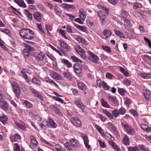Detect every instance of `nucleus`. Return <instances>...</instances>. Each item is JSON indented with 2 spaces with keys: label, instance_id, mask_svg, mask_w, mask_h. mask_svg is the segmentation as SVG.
<instances>
[{
  "label": "nucleus",
  "instance_id": "obj_57",
  "mask_svg": "<svg viewBox=\"0 0 151 151\" xmlns=\"http://www.w3.org/2000/svg\"><path fill=\"white\" fill-rule=\"evenodd\" d=\"M118 91L120 94L122 96L124 95V93L126 92V91L122 88H119L118 89Z\"/></svg>",
  "mask_w": 151,
  "mask_h": 151
},
{
  "label": "nucleus",
  "instance_id": "obj_48",
  "mask_svg": "<svg viewBox=\"0 0 151 151\" xmlns=\"http://www.w3.org/2000/svg\"><path fill=\"white\" fill-rule=\"evenodd\" d=\"M124 99L125 101L124 102L126 106H128L131 104V101L130 99L127 97L125 98Z\"/></svg>",
  "mask_w": 151,
  "mask_h": 151
},
{
  "label": "nucleus",
  "instance_id": "obj_31",
  "mask_svg": "<svg viewBox=\"0 0 151 151\" xmlns=\"http://www.w3.org/2000/svg\"><path fill=\"white\" fill-rule=\"evenodd\" d=\"M63 74L64 77L68 80L71 81L72 79L71 76L69 72H63Z\"/></svg>",
  "mask_w": 151,
  "mask_h": 151
},
{
  "label": "nucleus",
  "instance_id": "obj_40",
  "mask_svg": "<svg viewBox=\"0 0 151 151\" xmlns=\"http://www.w3.org/2000/svg\"><path fill=\"white\" fill-rule=\"evenodd\" d=\"M24 46L30 52L34 50V49L33 47L30 46L26 43H24Z\"/></svg>",
  "mask_w": 151,
  "mask_h": 151
},
{
  "label": "nucleus",
  "instance_id": "obj_44",
  "mask_svg": "<svg viewBox=\"0 0 151 151\" xmlns=\"http://www.w3.org/2000/svg\"><path fill=\"white\" fill-rule=\"evenodd\" d=\"M7 120L8 118L6 115H3L0 117V120L4 124L6 123Z\"/></svg>",
  "mask_w": 151,
  "mask_h": 151
},
{
  "label": "nucleus",
  "instance_id": "obj_29",
  "mask_svg": "<svg viewBox=\"0 0 151 151\" xmlns=\"http://www.w3.org/2000/svg\"><path fill=\"white\" fill-rule=\"evenodd\" d=\"M139 75L144 79H149L151 78V73L140 74Z\"/></svg>",
  "mask_w": 151,
  "mask_h": 151
},
{
  "label": "nucleus",
  "instance_id": "obj_37",
  "mask_svg": "<svg viewBox=\"0 0 151 151\" xmlns=\"http://www.w3.org/2000/svg\"><path fill=\"white\" fill-rule=\"evenodd\" d=\"M133 14L134 16H136V14L138 15L139 14H140L142 16H146L148 14L147 12L145 11H141L140 12H134Z\"/></svg>",
  "mask_w": 151,
  "mask_h": 151
},
{
  "label": "nucleus",
  "instance_id": "obj_59",
  "mask_svg": "<svg viewBox=\"0 0 151 151\" xmlns=\"http://www.w3.org/2000/svg\"><path fill=\"white\" fill-rule=\"evenodd\" d=\"M32 81L33 83H35L39 85H41V83L40 81L35 78H33L32 79Z\"/></svg>",
  "mask_w": 151,
  "mask_h": 151
},
{
  "label": "nucleus",
  "instance_id": "obj_58",
  "mask_svg": "<svg viewBox=\"0 0 151 151\" xmlns=\"http://www.w3.org/2000/svg\"><path fill=\"white\" fill-rule=\"evenodd\" d=\"M140 127L142 129L147 132L148 127L144 124H141Z\"/></svg>",
  "mask_w": 151,
  "mask_h": 151
},
{
  "label": "nucleus",
  "instance_id": "obj_63",
  "mask_svg": "<svg viewBox=\"0 0 151 151\" xmlns=\"http://www.w3.org/2000/svg\"><path fill=\"white\" fill-rule=\"evenodd\" d=\"M98 142L100 147L102 148H104L106 147V145L104 142H102L99 139Z\"/></svg>",
  "mask_w": 151,
  "mask_h": 151
},
{
  "label": "nucleus",
  "instance_id": "obj_35",
  "mask_svg": "<svg viewBox=\"0 0 151 151\" xmlns=\"http://www.w3.org/2000/svg\"><path fill=\"white\" fill-rule=\"evenodd\" d=\"M76 40L79 43H82L84 45L86 44L87 42L83 38L78 37H76Z\"/></svg>",
  "mask_w": 151,
  "mask_h": 151
},
{
  "label": "nucleus",
  "instance_id": "obj_20",
  "mask_svg": "<svg viewBox=\"0 0 151 151\" xmlns=\"http://www.w3.org/2000/svg\"><path fill=\"white\" fill-rule=\"evenodd\" d=\"M144 95L146 100L150 101L151 100V95L150 91L148 90H146L144 92Z\"/></svg>",
  "mask_w": 151,
  "mask_h": 151
},
{
  "label": "nucleus",
  "instance_id": "obj_61",
  "mask_svg": "<svg viewBox=\"0 0 151 151\" xmlns=\"http://www.w3.org/2000/svg\"><path fill=\"white\" fill-rule=\"evenodd\" d=\"M118 111L119 114H120L121 115H123L125 113V109L122 107Z\"/></svg>",
  "mask_w": 151,
  "mask_h": 151
},
{
  "label": "nucleus",
  "instance_id": "obj_36",
  "mask_svg": "<svg viewBox=\"0 0 151 151\" xmlns=\"http://www.w3.org/2000/svg\"><path fill=\"white\" fill-rule=\"evenodd\" d=\"M24 12H26L25 14L27 17L31 20L32 19V14L28 10L25 9Z\"/></svg>",
  "mask_w": 151,
  "mask_h": 151
},
{
  "label": "nucleus",
  "instance_id": "obj_54",
  "mask_svg": "<svg viewBox=\"0 0 151 151\" xmlns=\"http://www.w3.org/2000/svg\"><path fill=\"white\" fill-rule=\"evenodd\" d=\"M129 151H138L139 149L137 146L134 147H128Z\"/></svg>",
  "mask_w": 151,
  "mask_h": 151
},
{
  "label": "nucleus",
  "instance_id": "obj_47",
  "mask_svg": "<svg viewBox=\"0 0 151 151\" xmlns=\"http://www.w3.org/2000/svg\"><path fill=\"white\" fill-rule=\"evenodd\" d=\"M101 105L103 107L108 108L110 107L108 103L106 102L103 99H101Z\"/></svg>",
  "mask_w": 151,
  "mask_h": 151
},
{
  "label": "nucleus",
  "instance_id": "obj_2",
  "mask_svg": "<svg viewBox=\"0 0 151 151\" xmlns=\"http://www.w3.org/2000/svg\"><path fill=\"white\" fill-rule=\"evenodd\" d=\"M37 117L39 119L38 124L41 128L43 129H45L49 127V123L47 121L45 120H43L42 122V119L39 117V116H36L35 119H36Z\"/></svg>",
  "mask_w": 151,
  "mask_h": 151
},
{
  "label": "nucleus",
  "instance_id": "obj_3",
  "mask_svg": "<svg viewBox=\"0 0 151 151\" xmlns=\"http://www.w3.org/2000/svg\"><path fill=\"white\" fill-rule=\"evenodd\" d=\"M12 85L16 96L18 99H19L20 93V90L19 86L17 84L14 82H12Z\"/></svg>",
  "mask_w": 151,
  "mask_h": 151
},
{
  "label": "nucleus",
  "instance_id": "obj_13",
  "mask_svg": "<svg viewBox=\"0 0 151 151\" xmlns=\"http://www.w3.org/2000/svg\"><path fill=\"white\" fill-rule=\"evenodd\" d=\"M31 143L30 144V147L31 148L33 147H37L38 144V143L36 139L33 136L30 137Z\"/></svg>",
  "mask_w": 151,
  "mask_h": 151
},
{
  "label": "nucleus",
  "instance_id": "obj_55",
  "mask_svg": "<svg viewBox=\"0 0 151 151\" xmlns=\"http://www.w3.org/2000/svg\"><path fill=\"white\" fill-rule=\"evenodd\" d=\"M45 28L48 34H50L49 31H51L52 30V27L49 24H46Z\"/></svg>",
  "mask_w": 151,
  "mask_h": 151
},
{
  "label": "nucleus",
  "instance_id": "obj_4",
  "mask_svg": "<svg viewBox=\"0 0 151 151\" xmlns=\"http://www.w3.org/2000/svg\"><path fill=\"white\" fill-rule=\"evenodd\" d=\"M75 49L76 52L80 55L83 59L86 58L85 53L84 50L79 45H77L75 46Z\"/></svg>",
  "mask_w": 151,
  "mask_h": 151
},
{
  "label": "nucleus",
  "instance_id": "obj_23",
  "mask_svg": "<svg viewBox=\"0 0 151 151\" xmlns=\"http://www.w3.org/2000/svg\"><path fill=\"white\" fill-rule=\"evenodd\" d=\"M35 18L38 21H40L42 17V15L38 12H35L33 15Z\"/></svg>",
  "mask_w": 151,
  "mask_h": 151
},
{
  "label": "nucleus",
  "instance_id": "obj_6",
  "mask_svg": "<svg viewBox=\"0 0 151 151\" xmlns=\"http://www.w3.org/2000/svg\"><path fill=\"white\" fill-rule=\"evenodd\" d=\"M122 124L128 134L132 135L134 133V130L132 127H130L128 124L124 122H123Z\"/></svg>",
  "mask_w": 151,
  "mask_h": 151
},
{
  "label": "nucleus",
  "instance_id": "obj_26",
  "mask_svg": "<svg viewBox=\"0 0 151 151\" xmlns=\"http://www.w3.org/2000/svg\"><path fill=\"white\" fill-rule=\"evenodd\" d=\"M14 2L17 4L19 6L22 7L26 8L27 7L26 5L23 1L15 0Z\"/></svg>",
  "mask_w": 151,
  "mask_h": 151
},
{
  "label": "nucleus",
  "instance_id": "obj_17",
  "mask_svg": "<svg viewBox=\"0 0 151 151\" xmlns=\"http://www.w3.org/2000/svg\"><path fill=\"white\" fill-rule=\"evenodd\" d=\"M79 17L83 21L85 19L86 17V15L85 11L83 8H81L79 12Z\"/></svg>",
  "mask_w": 151,
  "mask_h": 151
},
{
  "label": "nucleus",
  "instance_id": "obj_14",
  "mask_svg": "<svg viewBox=\"0 0 151 151\" xmlns=\"http://www.w3.org/2000/svg\"><path fill=\"white\" fill-rule=\"evenodd\" d=\"M0 105L1 108L5 111H7L8 109V106L7 103L4 100H0Z\"/></svg>",
  "mask_w": 151,
  "mask_h": 151
},
{
  "label": "nucleus",
  "instance_id": "obj_12",
  "mask_svg": "<svg viewBox=\"0 0 151 151\" xmlns=\"http://www.w3.org/2000/svg\"><path fill=\"white\" fill-rule=\"evenodd\" d=\"M102 9L105 11V12L103 11H101L98 13V15L99 18L105 17L106 14H108V9L106 7L102 6Z\"/></svg>",
  "mask_w": 151,
  "mask_h": 151
},
{
  "label": "nucleus",
  "instance_id": "obj_16",
  "mask_svg": "<svg viewBox=\"0 0 151 151\" xmlns=\"http://www.w3.org/2000/svg\"><path fill=\"white\" fill-rule=\"evenodd\" d=\"M124 25L125 26V28L129 30V28L132 25L131 22L130 20L127 19H125L124 20Z\"/></svg>",
  "mask_w": 151,
  "mask_h": 151
},
{
  "label": "nucleus",
  "instance_id": "obj_10",
  "mask_svg": "<svg viewBox=\"0 0 151 151\" xmlns=\"http://www.w3.org/2000/svg\"><path fill=\"white\" fill-rule=\"evenodd\" d=\"M81 137L83 139L84 144L85 147L88 149H89L91 147V146L88 145L89 142V141L88 139L87 136L85 134L83 133L81 134Z\"/></svg>",
  "mask_w": 151,
  "mask_h": 151
},
{
  "label": "nucleus",
  "instance_id": "obj_39",
  "mask_svg": "<svg viewBox=\"0 0 151 151\" xmlns=\"http://www.w3.org/2000/svg\"><path fill=\"white\" fill-rule=\"evenodd\" d=\"M128 15V13L125 10H122L121 14L120 17L124 19L127 17Z\"/></svg>",
  "mask_w": 151,
  "mask_h": 151
},
{
  "label": "nucleus",
  "instance_id": "obj_32",
  "mask_svg": "<svg viewBox=\"0 0 151 151\" xmlns=\"http://www.w3.org/2000/svg\"><path fill=\"white\" fill-rule=\"evenodd\" d=\"M123 143L126 145H129V138L126 135H125L124 137L122 140Z\"/></svg>",
  "mask_w": 151,
  "mask_h": 151
},
{
  "label": "nucleus",
  "instance_id": "obj_52",
  "mask_svg": "<svg viewBox=\"0 0 151 151\" xmlns=\"http://www.w3.org/2000/svg\"><path fill=\"white\" fill-rule=\"evenodd\" d=\"M109 127L111 128L114 132L116 130V128L115 125L111 122H109L108 123Z\"/></svg>",
  "mask_w": 151,
  "mask_h": 151
},
{
  "label": "nucleus",
  "instance_id": "obj_8",
  "mask_svg": "<svg viewBox=\"0 0 151 151\" xmlns=\"http://www.w3.org/2000/svg\"><path fill=\"white\" fill-rule=\"evenodd\" d=\"M50 75L51 77L54 79L61 80H63V78L61 75L58 74L54 71L51 72Z\"/></svg>",
  "mask_w": 151,
  "mask_h": 151
},
{
  "label": "nucleus",
  "instance_id": "obj_34",
  "mask_svg": "<svg viewBox=\"0 0 151 151\" xmlns=\"http://www.w3.org/2000/svg\"><path fill=\"white\" fill-rule=\"evenodd\" d=\"M23 104L27 109H30L32 107L31 104L27 100H25L23 103Z\"/></svg>",
  "mask_w": 151,
  "mask_h": 151
},
{
  "label": "nucleus",
  "instance_id": "obj_28",
  "mask_svg": "<svg viewBox=\"0 0 151 151\" xmlns=\"http://www.w3.org/2000/svg\"><path fill=\"white\" fill-rule=\"evenodd\" d=\"M113 31L115 32V34L118 36L120 38H124V34L120 31H118L116 29H114Z\"/></svg>",
  "mask_w": 151,
  "mask_h": 151
},
{
  "label": "nucleus",
  "instance_id": "obj_50",
  "mask_svg": "<svg viewBox=\"0 0 151 151\" xmlns=\"http://www.w3.org/2000/svg\"><path fill=\"white\" fill-rule=\"evenodd\" d=\"M113 116L116 118L118 116L119 114V111L116 109H114L112 112Z\"/></svg>",
  "mask_w": 151,
  "mask_h": 151
},
{
  "label": "nucleus",
  "instance_id": "obj_33",
  "mask_svg": "<svg viewBox=\"0 0 151 151\" xmlns=\"http://www.w3.org/2000/svg\"><path fill=\"white\" fill-rule=\"evenodd\" d=\"M95 127L97 129L98 131L102 135H104V131L101 127L96 124L95 125Z\"/></svg>",
  "mask_w": 151,
  "mask_h": 151
},
{
  "label": "nucleus",
  "instance_id": "obj_15",
  "mask_svg": "<svg viewBox=\"0 0 151 151\" xmlns=\"http://www.w3.org/2000/svg\"><path fill=\"white\" fill-rule=\"evenodd\" d=\"M73 68L74 71L76 74H79L81 73V68L79 64H75L73 66Z\"/></svg>",
  "mask_w": 151,
  "mask_h": 151
},
{
  "label": "nucleus",
  "instance_id": "obj_1",
  "mask_svg": "<svg viewBox=\"0 0 151 151\" xmlns=\"http://www.w3.org/2000/svg\"><path fill=\"white\" fill-rule=\"evenodd\" d=\"M19 34L20 36L23 38L31 40L33 38V37L30 35H33L34 32L29 29L23 28L20 30Z\"/></svg>",
  "mask_w": 151,
  "mask_h": 151
},
{
  "label": "nucleus",
  "instance_id": "obj_5",
  "mask_svg": "<svg viewBox=\"0 0 151 151\" xmlns=\"http://www.w3.org/2000/svg\"><path fill=\"white\" fill-rule=\"evenodd\" d=\"M59 42L61 49H63L64 51H69L71 50L70 47L68 46L67 44L64 41L62 40H59Z\"/></svg>",
  "mask_w": 151,
  "mask_h": 151
},
{
  "label": "nucleus",
  "instance_id": "obj_24",
  "mask_svg": "<svg viewBox=\"0 0 151 151\" xmlns=\"http://www.w3.org/2000/svg\"><path fill=\"white\" fill-rule=\"evenodd\" d=\"M48 123L49 125V127H50L54 128L56 127L57 124L53 120L49 119Z\"/></svg>",
  "mask_w": 151,
  "mask_h": 151
},
{
  "label": "nucleus",
  "instance_id": "obj_49",
  "mask_svg": "<svg viewBox=\"0 0 151 151\" xmlns=\"http://www.w3.org/2000/svg\"><path fill=\"white\" fill-rule=\"evenodd\" d=\"M30 53L29 50L26 48L24 49L23 51V54L25 58L29 55Z\"/></svg>",
  "mask_w": 151,
  "mask_h": 151
},
{
  "label": "nucleus",
  "instance_id": "obj_60",
  "mask_svg": "<svg viewBox=\"0 0 151 151\" xmlns=\"http://www.w3.org/2000/svg\"><path fill=\"white\" fill-rule=\"evenodd\" d=\"M144 56L148 59V63L151 66V57L147 55H145Z\"/></svg>",
  "mask_w": 151,
  "mask_h": 151
},
{
  "label": "nucleus",
  "instance_id": "obj_38",
  "mask_svg": "<svg viewBox=\"0 0 151 151\" xmlns=\"http://www.w3.org/2000/svg\"><path fill=\"white\" fill-rule=\"evenodd\" d=\"M20 136L18 134H15L14 136H12L11 137V139L12 142H14L16 141L17 139H19L20 138Z\"/></svg>",
  "mask_w": 151,
  "mask_h": 151
},
{
  "label": "nucleus",
  "instance_id": "obj_7",
  "mask_svg": "<svg viewBox=\"0 0 151 151\" xmlns=\"http://www.w3.org/2000/svg\"><path fill=\"white\" fill-rule=\"evenodd\" d=\"M88 55L90 56L88 58L89 60L95 63H97V60H99V58L93 53L88 51H87Z\"/></svg>",
  "mask_w": 151,
  "mask_h": 151
},
{
  "label": "nucleus",
  "instance_id": "obj_62",
  "mask_svg": "<svg viewBox=\"0 0 151 151\" xmlns=\"http://www.w3.org/2000/svg\"><path fill=\"white\" fill-rule=\"evenodd\" d=\"M124 83L127 86H129L131 84V82L127 79H124L123 81Z\"/></svg>",
  "mask_w": 151,
  "mask_h": 151
},
{
  "label": "nucleus",
  "instance_id": "obj_18",
  "mask_svg": "<svg viewBox=\"0 0 151 151\" xmlns=\"http://www.w3.org/2000/svg\"><path fill=\"white\" fill-rule=\"evenodd\" d=\"M45 56L44 53L40 52L35 57V59L37 62L41 61L43 60Z\"/></svg>",
  "mask_w": 151,
  "mask_h": 151
},
{
  "label": "nucleus",
  "instance_id": "obj_19",
  "mask_svg": "<svg viewBox=\"0 0 151 151\" xmlns=\"http://www.w3.org/2000/svg\"><path fill=\"white\" fill-rule=\"evenodd\" d=\"M74 103L76 106L79 108H81L82 109H84L85 107L83 106V104L81 102V100L79 99H76L74 101Z\"/></svg>",
  "mask_w": 151,
  "mask_h": 151
},
{
  "label": "nucleus",
  "instance_id": "obj_46",
  "mask_svg": "<svg viewBox=\"0 0 151 151\" xmlns=\"http://www.w3.org/2000/svg\"><path fill=\"white\" fill-rule=\"evenodd\" d=\"M15 124L16 125L22 130H24L25 129V127L23 125L19 124L17 122H15Z\"/></svg>",
  "mask_w": 151,
  "mask_h": 151
},
{
  "label": "nucleus",
  "instance_id": "obj_27",
  "mask_svg": "<svg viewBox=\"0 0 151 151\" xmlns=\"http://www.w3.org/2000/svg\"><path fill=\"white\" fill-rule=\"evenodd\" d=\"M103 34L105 36L106 39H107L109 37H110L111 35V32L109 30L105 29L103 32Z\"/></svg>",
  "mask_w": 151,
  "mask_h": 151
},
{
  "label": "nucleus",
  "instance_id": "obj_51",
  "mask_svg": "<svg viewBox=\"0 0 151 151\" xmlns=\"http://www.w3.org/2000/svg\"><path fill=\"white\" fill-rule=\"evenodd\" d=\"M59 32L62 35L63 37L64 38L66 39H67V37L66 35V32L65 30L62 29H60L59 30Z\"/></svg>",
  "mask_w": 151,
  "mask_h": 151
},
{
  "label": "nucleus",
  "instance_id": "obj_64",
  "mask_svg": "<svg viewBox=\"0 0 151 151\" xmlns=\"http://www.w3.org/2000/svg\"><path fill=\"white\" fill-rule=\"evenodd\" d=\"M86 24L90 28H92L94 27L93 24L89 20L86 21Z\"/></svg>",
  "mask_w": 151,
  "mask_h": 151
},
{
  "label": "nucleus",
  "instance_id": "obj_21",
  "mask_svg": "<svg viewBox=\"0 0 151 151\" xmlns=\"http://www.w3.org/2000/svg\"><path fill=\"white\" fill-rule=\"evenodd\" d=\"M74 25L80 31L86 32L87 31L86 27L84 26H81L76 23L74 24Z\"/></svg>",
  "mask_w": 151,
  "mask_h": 151
},
{
  "label": "nucleus",
  "instance_id": "obj_41",
  "mask_svg": "<svg viewBox=\"0 0 151 151\" xmlns=\"http://www.w3.org/2000/svg\"><path fill=\"white\" fill-rule=\"evenodd\" d=\"M62 62L68 68H70L72 67L71 64L66 60L65 59H62Z\"/></svg>",
  "mask_w": 151,
  "mask_h": 151
},
{
  "label": "nucleus",
  "instance_id": "obj_9",
  "mask_svg": "<svg viewBox=\"0 0 151 151\" xmlns=\"http://www.w3.org/2000/svg\"><path fill=\"white\" fill-rule=\"evenodd\" d=\"M70 120L72 124L76 126L81 127V123L80 121L77 117H72Z\"/></svg>",
  "mask_w": 151,
  "mask_h": 151
},
{
  "label": "nucleus",
  "instance_id": "obj_22",
  "mask_svg": "<svg viewBox=\"0 0 151 151\" xmlns=\"http://www.w3.org/2000/svg\"><path fill=\"white\" fill-rule=\"evenodd\" d=\"M62 7L66 10H68L69 9H75V6L71 4H67L65 3L63 4L62 5Z\"/></svg>",
  "mask_w": 151,
  "mask_h": 151
},
{
  "label": "nucleus",
  "instance_id": "obj_30",
  "mask_svg": "<svg viewBox=\"0 0 151 151\" xmlns=\"http://www.w3.org/2000/svg\"><path fill=\"white\" fill-rule=\"evenodd\" d=\"M120 71L123 73L126 77H128L129 76V73L124 68L122 67H120L119 68Z\"/></svg>",
  "mask_w": 151,
  "mask_h": 151
},
{
  "label": "nucleus",
  "instance_id": "obj_53",
  "mask_svg": "<svg viewBox=\"0 0 151 151\" xmlns=\"http://www.w3.org/2000/svg\"><path fill=\"white\" fill-rule=\"evenodd\" d=\"M102 83L103 88L106 90H108L109 86L104 81H102Z\"/></svg>",
  "mask_w": 151,
  "mask_h": 151
},
{
  "label": "nucleus",
  "instance_id": "obj_25",
  "mask_svg": "<svg viewBox=\"0 0 151 151\" xmlns=\"http://www.w3.org/2000/svg\"><path fill=\"white\" fill-rule=\"evenodd\" d=\"M109 144L112 146V148L117 151H120V149L113 141H109Z\"/></svg>",
  "mask_w": 151,
  "mask_h": 151
},
{
  "label": "nucleus",
  "instance_id": "obj_43",
  "mask_svg": "<svg viewBox=\"0 0 151 151\" xmlns=\"http://www.w3.org/2000/svg\"><path fill=\"white\" fill-rule=\"evenodd\" d=\"M103 111L105 114L109 118L111 119H113V117L112 115L110 112H109L107 110L103 109Z\"/></svg>",
  "mask_w": 151,
  "mask_h": 151
},
{
  "label": "nucleus",
  "instance_id": "obj_56",
  "mask_svg": "<svg viewBox=\"0 0 151 151\" xmlns=\"http://www.w3.org/2000/svg\"><path fill=\"white\" fill-rule=\"evenodd\" d=\"M102 48L103 50L106 51L108 52H111V49L109 47L102 45Z\"/></svg>",
  "mask_w": 151,
  "mask_h": 151
},
{
  "label": "nucleus",
  "instance_id": "obj_42",
  "mask_svg": "<svg viewBox=\"0 0 151 151\" xmlns=\"http://www.w3.org/2000/svg\"><path fill=\"white\" fill-rule=\"evenodd\" d=\"M78 88L82 90H84L86 88V86L83 83H78Z\"/></svg>",
  "mask_w": 151,
  "mask_h": 151
},
{
  "label": "nucleus",
  "instance_id": "obj_11",
  "mask_svg": "<svg viewBox=\"0 0 151 151\" xmlns=\"http://www.w3.org/2000/svg\"><path fill=\"white\" fill-rule=\"evenodd\" d=\"M69 142L71 146L75 148H77L79 147L80 144L79 142L75 138L71 139Z\"/></svg>",
  "mask_w": 151,
  "mask_h": 151
},
{
  "label": "nucleus",
  "instance_id": "obj_45",
  "mask_svg": "<svg viewBox=\"0 0 151 151\" xmlns=\"http://www.w3.org/2000/svg\"><path fill=\"white\" fill-rule=\"evenodd\" d=\"M71 58L75 62L82 63V61L75 56H72Z\"/></svg>",
  "mask_w": 151,
  "mask_h": 151
}]
</instances>
